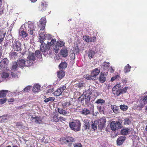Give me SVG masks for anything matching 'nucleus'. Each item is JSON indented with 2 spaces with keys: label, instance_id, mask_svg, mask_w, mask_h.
<instances>
[{
  "label": "nucleus",
  "instance_id": "393cba45",
  "mask_svg": "<svg viewBox=\"0 0 147 147\" xmlns=\"http://www.w3.org/2000/svg\"><path fill=\"white\" fill-rule=\"evenodd\" d=\"M40 89V85L38 84L34 86L33 88V91L34 92H38Z\"/></svg>",
  "mask_w": 147,
  "mask_h": 147
},
{
  "label": "nucleus",
  "instance_id": "69168bd1",
  "mask_svg": "<svg viewBox=\"0 0 147 147\" xmlns=\"http://www.w3.org/2000/svg\"><path fill=\"white\" fill-rule=\"evenodd\" d=\"M6 101V99L5 98H3L0 99V104H3L5 103Z\"/></svg>",
  "mask_w": 147,
  "mask_h": 147
},
{
  "label": "nucleus",
  "instance_id": "423d86ee",
  "mask_svg": "<svg viewBox=\"0 0 147 147\" xmlns=\"http://www.w3.org/2000/svg\"><path fill=\"white\" fill-rule=\"evenodd\" d=\"M121 86L119 84H118L115 86L113 88V93L118 96L121 93Z\"/></svg>",
  "mask_w": 147,
  "mask_h": 147
},
{
  "label": "nucleus",
  "instance_id": "f8f14e48",
  "mask_svg": "<svg viewBox=\"0 0 147 147\" xmlns=\"http://www.w3.org/2000/svg\"><path fill=\"white\" fill-rule=\"evenodd\" d=\"M126 137L124 136H121L117 140V144L119 145H120L122 144L124 141L125 140Z\"/></svg>",
  "mask_w": 147,
  "mask_h": 147
},
{
  "label": "nucleus",
  "instance_id": "0e129e2a",
  "mask_svg": "<svg viewBox=\"0 0 147 147\" xmlns=\"http://www.w3.org/2000/svg\"><path fill=\"white\" fill-rule=\"evenodd\" d=\"M74 147H82L80 143H76L74 144Z\"/></svg>",
  "mask_w": 147,
  "mask_h": 147
},
{
  "label": "nucleus",
  "instance_id": "0eeeda50",
  "mask_svg": "<svg viewBox=\"0 0 147 147\" xmlns=\"http://www.w3.org/2000/svg\"><path fill=\"white\" fill-rule=\"evenodd\" d=\"M65 44V43L62 41H58L55 45L53 46L54 51L56 53H58L59 50V47H63Z\"/></svg>",
  "mask_w": 147,
  "mask_h": 147
},
{
  "label": "nucleus",
  "instance_id": "473e14b6",
  "mask_svg": "<svg viewBox=\"0 0 147 147\" xmlns=\"http://www.w3.org/2000/svg\"><path fill=\"white\" fill-rule=\"evenodd\" d=\"M28 59H30V61H33L35 59V57L34 56L33 53H31L29 54L28 57H27Z\"/></svg>",
  "mask_w": 147,
  "mask_h": 147
},
{
  "label": "nucleus",
  "instance_id": "1a4fd4ad",
  "mask_svg": "<svg viewBox=\"0 0 147 147\" xmlns=\"http://www.w3.org/2000/svg\"><path fill=\"white\" fill-rule=\"evenodd\" d=\"M31 120L32 122H34L38 124L41 123L42 122V118L37 116H35V117H32Z\"/></svg>",
  "mask_w": 147,
  "mask_h": 147
},
{
  "label": "nucleus",
  "instance_id": "f257e3e1",
  "mask_svg": "<svg viewBox=\"0 0 147 147\" xmlns=\"http://www.w3.org/2000/svg\"><path fill=\"white\" fill-rule=\"evenodd\" d=\"M46 22L45 17H42L40 20L37 25L39 27H41L39 31V41L41 44L43 43L45 40V35L44 33V30L45 28Z\"/></svg>",
  "mask_w": 147,
  "mask_h": 147
},
{
  "label": "nucleus",
  "instance_id": "37998d69",
  "mask_svg": "<svg viewBox=\"0 0 147 147\" xmlns=\"http://www.w3.org/2000/svg\"><path fill=\"white\" fill-rule=\"evenodd\" d=\"M16 63H15L12 66L11 68V70L12 71H15L17 69L18 67Z\"/></svg>",
  "mask_w": 147,
  "mask_h": 147
},
{
  "label": "nucleus",
  "instance_id": "4c0bfd02",
  "mask_svg": "<svg viewBox=\"0 0 147 147\" xmlns=\"http://www.w3.org/2000/svg\"><path fill=\"white\" fill-rule=\"evenodd\" d=\"M66 141L67 142H74L75 141V139L72 137L68 136L66 138Z\"/></svg>",
  "mask_w": 147,
  "mask_h": 147
},
{
  "label": "nucleus",
  "instance_id": "052dcab7",
  "mask_svg": "<svg viewBox=\"0 0 147 147\" xmlns=\"http://www.w3.org/2000/svg\"><path fill=\"white\" fill-rule=\"evenodd\" d=\"M119 76L118 75H117L115 76L112 77L111 79V81L112 82L115 79H118L119 78Z\"/></svg>",
  "mask_w": 147,
  "mask_h": 147
},
{
  "label": "nucleus",
  "instance_id": "49530a36",
  "mask_svg": "<svg viewBox=\"0 0 147 147\" xmlns=\"http://www.w3.org/2000/svg\"><path fill=\"white\" fill-rule=\"evenodd\" d=\"M54 94L56 96H59L61 94V91L59 88L54 92Z\"/></svg>",
  "mask_w": 147,
  "mask_h": 147
},
{
  "label": "nucleus",
  "instance_id": "c756f323",
  "mask_svg": "<svg viewBox=\"0 0 147 147\" xmlns=\"http://www.w3.org/2000/svg\"><path fill=\"white\" fill-rule=\"evenodd\" d=\"M97 108L100 113L104 114V108L103 106L99 105L97 106Z\"/></svg>",
  "mask_w": 147,
  "mask_h": 147
},
{
  "label": "nucleus",
  "instance_id": "72a5a7b5",
  "mask_svg": "<svg viewBox=\"0 0 147 147\" xmlns=\"http://www.w3.org/2000/svg\"><path fill=\"white\" fill-rule=\"evenodd\" d=\"M71 105V103L69 102H62V105L63 109H65L66 107H69Z\"/></svg>",
  "mask_w": 147,
  "mask_h": 147
},
{
  "label": "nucleus",
  "instance_id": "bf43d9fd",
  "mask_svg": "<svg viewBox=\"0 0 147 147\" xmlns=\"http://www.w3.org/2000/svg\"><path fill=\"white\" fill-rule=\"evenodd\" d=\"M41 11L44 10L45 9V7H46V4H44V3L42 2L41 4Z\"/></svg>",
  "mask_w": 147,
  "mask_h": 147
},
{
  "label": "nucleus",
  "instance_id": "dca6fc26",
  "mask_svg": "<svg viewBox=\"0 0 147 147\" xmlns=\"http://www.w3.org/2000/svg\"><path fill=\"white\" fill-rule=\"evenodd\" d=\"M111 108L113 112L116 114H117L120 112L119 109V107H117L115 105H111Z\"/></svg>",
  "mask_w": 147,
  "mask_h": 147
},
{
  "label": "nucleus",
  "instance_id": "de8ad7c7",
  "mask_svg": "<svg viewBox=\"0 0 147 147\" xmlns=\"http://www.w3.org/2000/svg\"><path fill=\"white\" fill-rule=\"evenodd\" d=\"M109 62H104L103 64V66L104 69H108L109 66Z\"/></svg>",
  "mask_w": 147,
  "mask_h": 147
},
{
  "label": "nucleus",
  "instance_id": "b1692460",
  "mask_svg": "<svg viewBox=\"0 0 147 147\" xmlns=\"http://www.w3.org/2000/svg\"><path fill=\"white\" fill-rule=\"evenodd\" d=\"M64 76L65 73L62 70H61L57 72V77L59 79H61Z\"/></svg>",
  "mask_w": 147,
  "mask_h": 147
},
{
  "label": "nucleus",
  "instance_id": "f03ea898",
  "mask_svg": "<svg viewBox=\"0 0 147 147\" xmlns=\"http://www.w3.org/2000/svg\"><path fill=\"white\" fill-rule=\"evenodd\" d=\"M69 125L70 129L76 132L80 131L81 123L79 120L77 119L70 122Z\"/></svg>",
  "mask_w": 147,
  "mask_h": 147
},
{
  "label": "nucleus",
  "instance_id": "e433bc0d",
  "mask_svg": "<svg viewBox=\"0 0 147 147\" xmlns=\"http://www.w3.org/2000/svg\"><path fill=\"white\" fill-rule=\"evenodd\" d=\"M131 66L129 64H127L124 68V72L126 73L130 71Z\"/></svg>",
  "mask_w": 147,
  "mask_h": 147
},
{
  "label": "nucleus",
  "instance_id": "680f3d73",
  "mask_svg": "<svg viewBox=\"0 0 147 147\" xmlns=\"http://www.w3.org/2000/svg\"><path fill=\"white\" fill-rule=\"evenodd\" d=\"M69 56L72 59H74L75 58V54L73 53H70Z\"/></svg>",
  "mask_w": 147,
  "mask_h": 147
},
{
  "label": "nucleus",
  "instance_id": "a878e982",
  "mask_svg": "<svg viewBox=\"0 0 147 147\" xmlns=\"http://www.w3.org/2000/svg\"><path fill=\"white\" fill-rule=\"evenodd\" d=\"M129 130L130 129L128 128H125L121 130V134L123 135H126L128 134Z\"/></svg>",
  "mask_w": 147,
  "mask_h": 147
},
{
  "label": "nucleus",
  "instance_id": "c03bdc74",
  "mask_svg": "<svg viewBox=\"0 0 147 147\" xmlns=\"http://www.w3.org/2000/svg\"><path fill=\"white\" fill-rule=\"evenodd\" d=\"M42 54L39 50L36 51L35 52V56L38 57L40 58L41 57Z\"/></svg>",
  "mask_w": 147,
  "mask_h": 147
},
{
  "label": "nucleus",
  "instance_id": "9b49d317",
  "mask_svg": "<svg viewBox=\"0 0 147 147\" xmlns=\"http://www.w3.org/2000/svg\"><path fill=\"white\" fill-rule=\"evenodd\" d=\"M16 64L18 67H22L26 66V61L24 59H20L17 61Z\"/></svg>",
  "mask_w": 147,
  "mask_h": 147
},
{
  "label": "nucleus",
  "instance_id": "ea45409f",
  "mask_svg": "<svg viewBox=\"0 0 147 147\" xmlns=\"http://www.w3.org/2000/svg\"><path fill=\"white\" fill-rule=\"evenodd\" d=\"M95 54V52L91 50L89 52L88 56L89 58H92Z\"/></svg>",
  "mask_w": 147,
  "mask_h": 147
},
{
  "label": "nucleus",
  "instance_id": "2eb2a0df",
  "mask_svg": "<svg viewBox=\"0 0 147 147\" xmlns=\"http://www.w3.org/2000/svg\"><path fill=\"white\" fill-rule=\"evenodd\" d=\"M23 27V26H22L19 31V35L22 36L23 38H25L27 36L28 34L25 31H24L22 29V27Z\"/></svg>",
  "mask_w": 147,
  "mask_h": 147
},
{
  "label": "nucleus",
  "instance_id": "7c9ffc66",
  "mask_svg": "<svg viewBox=\"0 0 147 147\" xmlns=\"http://www.w3.org/2000/svg\"><path fill=\"white\" fill-rule=\"evenodd\" d=\"M18 53L16 52L13 51L10 53V58L15 59L18 56Z\"/></svg>",
  "mask_w": 147,
  "mask_h": 147
},
{
  "label": "nucleus",
  "instance_id": "9d476101",
  "mask_svg": "<svg viewBox=\"0 0 147 147\" xmlns=\"http://www.w3.org/2000/svg\"><path fill=\"white\" fill-rule=\"evenodd\" d=\"M139 102L140 105V107H142L144 106L147 103V95L145 96L142 98H141L139 101Z\"/></svg>",
  "mask_w": 147,
  "mask_h": 147
},
{
  "label": "nucleus",
  "instance_id": "7ed1b4c3",
  "mask_svg": "<svg viewBox=\"0 0 147 147\" xmlns=\"http://www.w3.org/2000/svg\"><path fill=\"white\" fill-rule=\"evenodd\" d=\"M100 72V70L98 68L94 69L90 75H86V78L88 80H95L97 79V76Z\"/></svg>",
  "mask_w": 147,
  "mask_h": 147
},
{
  "label": "nucleus",
  "instance_id": "3c124183",
  "mask_svg": "<svg viewBox=\"0 0 147 147\" xmlns=\"http://www.w3.org/2000/svg\"><path fill=\"white\" fill-rule=\"evenodd\" d=\"M120 109L122 110L125 111L127 109V107L125 105H121L120 106Z\"/></svg>",
  "mask_w": 147,
  "mask_h": 147
},
{
  "label": "nucleus",
  "instance_id": "f3484780",
  "mask_svg": "<svg viewBox=\"0 0 147 147\" xmlns=\"http://www.w3.org/2000/svg\"><path fill=\"white\" fill-rule=\"evenodd\" d=\"M60 53L63 57H66L68 55L67 50L66 49H63L61 50Z\"/></svg>",
  "mask_w": 147,
  "mask_h": 147
},
{
  "label": "nucleus",
  "instance_id": "a19ab883",
  "mask_svg": "<svg viewBox=\"0 0 147 147\" xmlns=\"http://www.w3.org/2000/svg\"><path fill=\"white\" fill-rule=\"evenodd\" d=\"M33 62V61H30V59H28V58H27L26 61V66H31Z\"/></svg>",
  "mask_w": 147,
  "mask_h": 147
},
{
  "label": "nucleus",
  "instance_id": "a211bd4d",
  "mask_svg": "<svg viewBox=\"0 0 147 147\" xmlns=\"http://www.w3.org/2000/svg\"><path fill=\"white\" fill-rule=\"evenodd\" d=\"M81 113L82 114L86 115L90 114V112L88 109L85 108L82 110Z\"/></svg>",
  "mask_w": 147,
  "mask_h": 147
},
{
  "label": "nucleus",
  "instance_id": "5fc2aeb1",
  "mask_svg": "<svg viewBox=\"0 0 147 147\" xmlns=\"http://www.w3.org/2000/svg\"><path fill=\"white\" fill-rule=\"evenodd\" d=\"M124 124L128 125L130 123V121L128 118H126L124 120Z\"/></svg>",
  "mask_w": 147,
  "mask_h": 147
},
{
  "label": "nucleus",
  "instance_id": "774afa93",
  "mask_svg": "<svg viewBox=\"0 0 147 147\" xmlns=\"http://www.w3.org/2000/svg\"><path fill=\"white\" fill-rule=\"evenodd\" d=\"M11 75L14 78H18V76L15 73H13V72H11Z\"/></svg>",
  "mask_w": 147,
  "mask_h": 147
},
{
  "label": "nucleus",
  "instance_id": "c85d7f7f",
  "mask_svg": "<svg viewBox=\"0 0 147 147\" xmlns=\"http://www.w3.org/2000/svg\"><path fill=\"white\" fill-rule=\"evenodd\" d=\"M8 92V90H2L0 91V98L4 97L5 96L6 93Z\"/></svg>",
  "mask_w": 147,
  "mask_h": 147
},
{
  "label": "nucleus",
  "instance_id": "39448f33",
  "mask_svg": "<svg viewBox=\"0 0 147 147\" xmlns=\"http://www.w3.org/2000/svg\"><path fill=\"white\" fill-rule=\"evenodd\" d=\"M28 25V33L30 35H33L36 32L35 24L34 23L29 22Z\"/></svg>",
  "mask_w": 147,
  "mask_h": 147
},
{
  "label": "nucleus",
  "instance_id": "8fccbe9b",
  "mask_svg": "<svg viewBox=\"0 0 147 147\" xmlns=\"http://www.w3.org/2000/svg\"><path fill=\"white\" fill-rule=\"evenodd\" d=\"M106 121V119L105 117H102L100 119L99 122H98L105 124Z\"/></svg>",
  "mask_w": 147,
  "mask_h": 147
},
{
  "label": "nucleus",
  "instance_id": "a18cd8bd",
  "mask_svg": "<svg viewBox=\"0 0 147 147\" xmlns=\"http://www.w3.org/2000/svg\"><path fill=\"white\" fill-rule=\"evenodd\" d=\"M9 74L8 73L5 72H3L1 74V76L3 78H6L9 76Z\"/></svg>",
  "mask_w": 147,
  "mask_h": 147
},
{
  "label": "nucleus",
  "instance_id": "412c9836",
  "mask_svg": "<svg viewBox=\"0 0 147 147\" xmlns=\"http://www.w3.org/2000/svg\"><path fill=\"white\" fill-rule=\"evenodd\" d=\"M98 124V122L97 121H95L94 122L92 123L91 124L92 128L94 131L97 129V125Z\"/></svg>",
  "mask_w": 147,
  "mask_h": 147
},
{
  "label": "nucleus",
  "instance_id": "4be33fe9",
  "mask_svg": "<svg viewBox=\"0 0 147 147\" xmlns=\"http://www.w3.org/2000/svg\"><path fill=\"white\" fill-rule=\"evenodd\" d=\"M8 120L7 115H3L0 117V122H5L7 121Z\"/></svg>",
  "mask_w": 147,
  "mask_h": 147
},
{
  "label": "nucleus",
  "instance_id": "603ef678",
  "mask_svg": "<svg viewBox=\"0 0 147 147\" xmlns=\"http://www.w3.org/2000/svg\"><path fill=\"white\" fill-rule=\"evenodd\" d=\"M53 120L55 122H58L59 121L58 115H54L53 117Z\"/></svg>",
  "mask_w": 147,
  "mask_h": 147
},
{
  "label": "nucleus",
  "instance_id": "6e6d98bb",
  "mask_svg": "<svg viewBox=\"0 0 147 147\" xmlns=\"http://www.w3.org/2000/svg\"><path fill=\"white\" fill-rule=\"evenodd\" d=\"M128 88V87H127L124 88H123L121 89V93H123L126 92L127 91V90Z\"/></svg>",
  "mask_w": 147,
  "mask_h": 147
},
{
  "label": "nucleus",
  "instance_id": "20e7f679",
  "mask_svg": "<svg viewBox=\"0 0 147 147\" xmlns=\"http://www.w3.org/2000/svg\"><path fill=\"white\" fill-rule=\"evenodd\" d=\"M121 126V124L119 122L112 121L110 124L111 128L113 131L120 129Z\"/></svg>",
  "mask_w": 147,
  "mask_h": 147
},
{
  "label": "nucleus",
  "instance_id": "2f4dec72",
  "mask_svg": "<svg viewBox=\"0 0 147 147\" xmlns=\"http://www.w3.org/2000/svg\"><path fill=\"white\" fill-rule=\"evenodd\" d=\"M84 128L86 130H88L90 128V124L88 121H84Z\"/></svg>",
  "mask_w": 147,
  "mask_h": 147
},
{
  "label": "nucleus",
  "instance_id": "c9c22d12",
  "mask_svg": "<svg viewBox=\"0 0 147 147\" xmlns=\"http://www.w3.org/2000/svg\"><path fill=\"white\" fill-rule=\"evenodd\" d=\"M67 66V63L65 62H63L61 63L59 65V67L60 68L62 69H65Z\"/></svg>",
  "mask_w": 147,
  "mask_h": 147
},
{
  "label": "nucleus",
  "instance_id": "13d9d810",
  "mask_svg": "<svg viewBox=\"0 0 147 147\" xmlns=\"http://www.w3.org/2000/svg\"><path fill=\"white\" fill-rule=\"evenodd\" d=\"M96 40V38L95 36H92L90 38V42H94Z\"/></svg>",
  "mask_w": 147,
  "mask_h": 147
},
{
  "label": "nucleus",
  "instance_id": "6e6552de",
  "mask_svg": "<svg viewBox=\"0 0 147 147\" xmlns=\"http://www.w3.org/2000/svg\"><path fill=\"white\" fill-rule=\"evenodd\" d=\"M21 45L20 42L17 41L14 42L13 48L15 51H19L21 49Z\"/></svg>",
  "mask_w": 147,
  "mask_h": 147
},
{
  "label": "nucleus",
  "instance_id": "bb28decb",
  "mask_svg": "<svg viewBox=\"0 0 147 147\" xmlns=\"http://www.w3.org/2000/svg\"><path fill=\"white\" fill-rule=\"evenodd\" d=\"M105 100L101 98L98 99L95 102V103L100 104L102 105L105 104Z\"/></svg>",
  "mask_w": 147,
  "mask_h": 147
},
{
  "label": "nucleus",
  "instance_id": "5701e85b",
  "mask_svg": "<svg viewBox=\"0 0 147 147\" xmlns=\"http://www.w3.org/2000/svg\"><path fill=\"white\" fill-rule=\"evenodd\" d=\"M45 47L47 48V53L48 54H49V55H51V51L49 50V49H50V47L52 46L51 45V44L49 43V42H47V43L46 44Z\"/></svg>",
  "mask_w": 147,
  "mask_h": 147
},
{
  "label": "nucleus",
  "instance_id": "58836bf2",
  "mask_svg": "<svg viewBox=\"0 0 147 147\" xmlns=\"http://www.w3.org/2000/svg\"><path fill=\"white\" fill-rule=\"evenodd\" d=\"M55 100V98L54 97H49L48 98L45 99L44 101L45 102L47 103L49 101H53Z\"/></svg>",
  "mask_w": 147,
  "mask_h": 147
},
{
  "label": "nucleus",
  "instance_id": "cd10ccee",
  "mask_svg": "<svg viewBox=\"0 0 147 147\" xmlns=\"http://www.w3.org/2000/svg\"><path fill=\"white\" fill-rule=\"evenodd\" d=\"M6 32L2 31L0 33V43H1L3 40L5 36Z\"/></svg>",
  "mask_w": 147,
  "mask_h": 147
},
{
  "label": "nucleus",
  "instance_id": "ddd939ff",
  "mask_svg": "<svg viewBox=\"0 0 147 147\" xmlns=\"http://www.w3.org/2000/svg\"><path fill=\"white\" fill-rule=\"evenodd\" d=\"M9 60L7 58H4L3 59L0 63V66L2 67H5V66L8 64Z\"/></svg>",
  "mask_w": 147,
  "mask_h": 147
},
{
  "label": "nucleus",
  "instance_id": "4468645a",
  "mask_svg": "<svg viewBox=\"0 0 147 147\" xmlns=\"http://www.w3.org/2000/svg\"><path fill=\"white\" fill-rule=\"evenodd\" d=\"M98 80L102 83L104 82L106 80L105 76V73L101 72L98 78Z\"/></svg>",
  "mask_w": 147,
  "mask_h": 147
},
{
  "label": "nucleus",
  "instance_id": "338daca9",
  "mask_svg": "<svg viewBox=\"0 0 147 147\" xmlns=\"http://www.w3.org/2000/svg\"><path fill=\"white\" fill-rule=\"evenodd\" d=\"M56 40L55 39H53L51 40V42H49V43H51V45L52 46L56 42Z\"/></svg>",
  "mask_w": 147,
  "mask_h": 147
},
{
  "label": "nucleus",
  "instance_id": "4d7b16f0",
  "mask_svg": "<svg viewBox=\"0 0 147 147\" xmlns=\"http://www.w3.org/2000/svg\"><path fill=\"white\" fill-rule=\"evenodd\" d=\"M30 87L29 86H28L22 90L23 92H28L30 89Z\"/></svg>",
  "mask_w": 147,
  "mask_h": 147
},
{
  "label": "nucleus",
  "instance_id": "e2e57ef3",
  "mask_svg": "<svg viewBox=\"0 0 147 147\" xmlns=\"http://www.w3.org/2000/svg\"><path fill=\"white\" fill-rule=\"evenodd\" d=\"M66 88V86L65 85H64L62 87H61L59 89L61 91V94L62 93V92L63 91V90Z\"/></svg>",
  "mask_w": 147,
  "mask_h": 147
},
{
  "label": "nucleus",
  "instance_id": "f704fd0d",
  "mask_svg": "<svg viewBox=\"0 0 147 147\" xmlns=\"http://www.w3.org/2000/svg\"><path fill=\"white\" fill-rule=\"evenodd\" d=\"M91 91L92 90L90 88H89L87 90H86L84 93V96H89V95L91 94Z\"/></svg>",
  "mask_w": 147,
  "mask_h": 147
},
{
  "label": "nucleus",
  "instance_id": "6ab92c4d",
  "mask_svg": "<svg viewBox=\"0 0 147 147\" xmlns=\"http://www.w3.org/2000/svg\"><path fill=\"white\" fill-rule=\"evenodd\" d=\"M58 112L61 114L64 115H66L67 114L69 113V112H67L66 111L63 110L61 108H59L58 109Z\"/></svg>",
  "mask_w": 147,
  "mask_h": 147
},
{
  "label": "nucleus",
  "instance_id": "79ce46f5",
  "mask_svg": "<svg viewBox=\"0 0 147 147\" xmlns=\"http://www.w3.org/2000/svg\"><path fill=\"white\" fill-rule=\"evenodd\" d=\"M84 96V97H83V98H84V100H85V102H86V104H88L89 103L90 97L89 96Z\"/></svg>",
  "mask_w": 147,
  "mask_h": 147
},
{
  "label": "nucleus",
  "instance_id": "864d4df0",
  "mask_svg": "<svg viewBox=\"0 0 147 147\" xmlns=\"http://www.w3.org/2000/svg\"><path fill=\"white\" fill-rule=\"evenodd\" d=\"M98 127L100 129H102L105 127V124L100 123L98 122Z\"/></svg>",
  "mask_w": 147,
  "mask_h": 147
},
{
  "label": "nucleus",
  "instance_id": "aec40b11",
  "mask_svg": "<svg viewBox=\"0 0 147 147\" xmlns=\"http://www.w3.org/2000/svg\"><path fill=\"white\" fill-rule=\"evenodd\" d=\"M45 43L41 44L40 49V51L43 53H45L47 51V48L45 47Z\"/></svg>",
  "mask_w": 147,
  "mask_h": 147
},
{
  "label": "nucleus",
  "instance_id": "09e8293b",
  "mask_svg": "<svg viewBox=\"0 0 147 147\" xmlns=\"http://www.w3.org/2000/svg\"><path fill=\"white\" fill-rule=\"evenodd\" d=\"M83 39L87 42H89L90 37L88 36H84L83 37Z\"/></svg>",
  "mask_w": 147,
  "mask_h": 147
}]
</instances>
